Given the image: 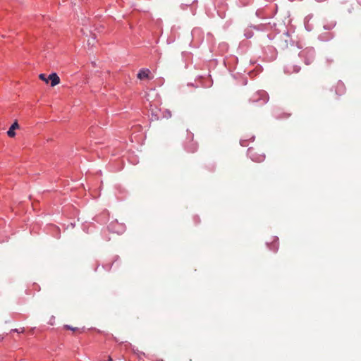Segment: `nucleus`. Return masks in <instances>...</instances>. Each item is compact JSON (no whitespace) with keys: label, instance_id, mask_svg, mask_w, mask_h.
Returning <instances> with one entry per match:
<instances>
[{"label":"nucleus","instance_id":"6e6552de","mask_svg":"<svg viewBox=\"0 0 361 361\" xmlns=\"http://www.w3.org/2000/svg\"><path fill=\"white\" fill-rule=\"evenodd\" d=\"M108 230L111 233L122 234L126 230V226L123 224L114 221L109 224Z\"/></svg>","mask_w":361,"mask_h":361},{"label":"nucleus","instance_id":"c85d7f7f","mask_svg":"<svg viewBox=\"0 0 361 361\" xmlns=\"http://www.w3.org/2000/svg\"><path fill=\"white\" fill-rule=\"evenodd\" d=\"M335 25H336L335 23H334V24H333V23H331V24H326V25H324V28L325 30H331L333 27H334Z\"/></svg>","mask_w":361,"mask_h":361},{"label":"nucleus","instance_id":"4c0bfd02","mask_svg":"<svg viewBox=\"0 0 361 361\" xmlns=\"http://www.w3.org/2000/svg\"><path fill=\"white\" fill-rule=\"evenodd\" d=\"M290 1H293L294 0H289Z\"/></svg>","mask_w":361,"mask_h":361},{"label":"nucleus","instance_id":"f257e3e1","mask_svg":"<svg viewBox=\"0 0 361 361\" xmlns=\"http://www.w3.org/2000/svg\"><path fill=\"white\" fill-rule=\"evenodd\" d=\"M243 35L246 39H250L254 36L259 42L265 44L266 39L273 41L276 35L271 30L270 24L250 25L245 28Z\"/></svg>","mask_w":361,"mask_h":361},{"label":"nucleus","instance_id":"5701e85b","mask_svg":"<svg viewBox=\"0 0 361 361\" xmlns=\"http://www.w3.org/2000/svg\"><path fill=\"white\" fill-rule=\"evenodd\" d=\"M255 136L252 135L249 137V140L241 139L240 140V144L243 147H247L250 142H253L255 140Z\"/></svg>","mask_w":361,"mask_h":361},{"label":"nucleus","instance_id":"1a4fd4ad","mask_svg":"<svg viewBox=\"0 0 361 361\" xmlns=\"http://www.w3.org/2000/svg\"><path fill=\"white\" fill-rule=\"evenodd\" d=\"M120 265V258L118 255H115L112 260L103 264L102 267L105 271H110L114 267L115 269H117L119 267Z\"/></svg>","mask_w":361,"mask_h":361},{"label":"nucleus","instance_id":"c9c22d12","mask_svg":"<svg viewBox=\"0 0 361 361\" xmlns=\"http://www.w3.org/2000/svg\"><path fill=\"white\" fill-rule=\"evenodd\" d=\"M197 31V30L194 29V30H192V35H194Z\"/></svg>","mask_w":361,"mask_h":361},{"label":"nucleus","instance_id":"72a5a7b5","mask_svg":"<svg viewBox=\"0 0 361 361\" xmlns=\"http://www.w3.org/2000/svg\"><path fill=\"white\" fill-rule=\"evenodd\" d=\"M99 267V264H97L95 265V267L94 268V271H97V269H98Z\"/></svg>","mask_w":361,"mask_h":361},{"label":"nucleus","instance_id":"4be33fe9","mask_svg":"<svg viewBox=\"0 0 361 361\" xmlns=\"http://www.w3.org/2000/svg\"><path fill=\"white\" fill-rule=\"evenodd\" d=\"M250 102L251 103H257L260 105V99L259 97V91H257L250 99Z\"/></svg>","mask_w":361,"mask_h":361},{"label":"nucleus","instance_id":"a878e982","mask_svg":"<svg viewBox=\"0 0 361 361\" xmlns=\"http://www.w3.org/2000/svg\"><path fill=\"white\" fill-rule=\"evenodd\" d=\"M205 169L209 172H214L215 170V166L213 164H209L205 166Z\"/></svg>","mask_w":361,"mask_h":361},{"label":"nucleus","instance_id":"7c9ffc66","mask_svg":"<svg viewBox=\"0 0 361 361\" xmlns=\"http://www.w3.org/2000/svg\"><path fill=\"white\" fill-rule=\"evenodd\" d=\"M243 6H247L250 4L252 0H239Z\"/></svg>","mask_w":361,"mask_h":361},{"label":"nucleus","instance_id":"6ab92c4d","mask_svg":"<svg viewBox=\"0 0 361 361\" xmlns=\"http://www.w3.org/2000/svg\"><path fill=\"white\" fill-rule=\"evenodd\" d=\"M259 91V97L260 99V105H263L266 104L269 100V95L267 92L264 90H258Z\"/></svg>","mask_w":361,"mask_h":361},{"label":"nucleus","instance_id":"4468645a","mask_svg":"<svg viewBox=\"0 0 361 361\" xmlns=\"http://www.w3.org/2000/svg\"><path fill=\"white\" fill-rule=\"evenodd\" d=\"M283 71L286 73H297L300 71V66L293 64L292 63H288L283 66Z\"/></svg>","mask_w":361,"mask_h":361},{"label":"nucleus","instance_id":"dca6fc26","mask_svg":"<svg viewBox=\"0 0 361 361\" xmlns=\"http://www.w3.org/2000/svg\"><path fill=\"white\" fill-rule=\"evenodd\" d=\"M48 229L54 238L57 239L61 238V230L59 226L54 224H49L48 225Z\"/></svg>","mask_w":361,"mask_h":361},{"label":"nucleus","instance_id":"393cba45","mask_svg":"<svg viewBox=\"0 0 361 361\" xmlns=\"http://www.w3.org/2000/svg\"><path fill=\"white\" fill-rule=\"evenodd\" d=\"M238 83L240 85H246L247 84V78L245 76H240Z\"/></svg>","mask_w":361,"mask_h":361},{"label":"nucleus","instance_id":"f704fd0d","mask_svg":"<svg viewBox=\"0 0 361 361\" xmlns=\"http://www.w3.org/2000/svg\"><path fill=\"white\" fill-rule=\"evenodd\" d=\"M356 1H357V4H358L360 6H361V0H356Z\"/></svg>","mask_w":361,"mask_h":361},{"label":"nucleus","instance_id":"423d86ee","mask_svg":"<svg viewBox=\"0 0 361 361\" xmlns=\"http://www.w3.org/2000/svg\"><path fill=\"white\" fill-rule=\"evenodd\" d=\"M274 8H272L271 6L266 5L264 7L258 8L255 15L257 18L261 19H266L271 18L274 15Z\"/></svg>","mask_w":361,"mask_h":361},{"label":"nucleus","instance_id":"2eb2a0df","mask_svg":"<svg viewBox=\"0 0 361 361\" xmlns=\"http://www.w3.org/2000/svg\"><path fill=\"white\" fill-rule=\"evenodd\" d=\"M266 245L271 251L276 252L279 247V239L277 236H273L271 241L267 242Z\"/></svg>","mask_w":361,"mask_h":361},{"label":"nucleus","instance_id":"412c9836","mask_svg":"<svg viewBox=\"0 0 361 361\" xmlns=\"http://www.w3.org/2000/svg\"><path fill=\"white\" fill-rule=\"evenodd\" d=\"M63 329L66 330H71L73 332H78L79 334H81V333L84 332V331H85L84 327L82 329H79L77 327H72L71 326L68 325V324L64 325Z\"/></svg>","mask_w":361,"mask_h":361},{"label":"nucleus","instance_id":"39448f33","mask_svg":"<svg viewBox=\"0 0 361 361\" xmlns=\"http://www.w3.org/2000/svg\"><path fill=\"white\" fill-rule=\"evenodd\" d=\"M274 33L276 35V37L274 39L275 40V44L281 49H286L288 44L291 42V37L288 32L276 33L274 32Z\"/></svg>","mask_w":361,"mask_h":361},{"label":"nucleus","instance_id":"7ed1b4c3","mask_svg":"<svg viewBox=\"0 0 361 361\" xmlns=\"http://www.w3.org/2000/svg\"><path fill=\"white\" fill-rule=\"evenodd\" d=\"M298 56L305 64L308 66L315 61L316 51L312 47H306L299 52Z\"/></svg>","mask_w":361,"mask_h":361},{"label":"nucleus","instance_id":"aec40b11","mask_svg":"<svg viewBox=\"0 0 361 361\" xmlns=\"http://www.w3.org/2000/svg\"><path fill=\"white\" fill-rule=\"evenodd\" d=\"M19 128V125L17 121H15L9 128L7 131V135L10 137H13L16 135L15 130Z\"/></svg>","mask_w":361,"mask_h":361},{"label":"nucleus","instance_id":"20e7f679","mask_svg":"<svg viewBox=\"0 0 361 361\" xmlns=\"http://www.w3.org/2000/svg\"><path fill=\"white\" fill-rule=\"evenodd\" d=\"M185 150L189 153H195L198 149V144L194 141V134L187 131L186 138L183 143Z\"/></svg>","mask_w":361,"mask_h":361},{"label":"nucleus","instance_id":"9b49d317","mask_svg":"<svg viewBox=\"0 0 361 361\" xmlns=\"http://www.w3.org/2000/svg\"><path fill=\"white\" fill-rule=\"evenodd\" d=\"M196 82L204 88L211 87L213 85V80L210 75L206 76H200L196 80Z\"/></svg>","mask_w":361,"mask_h":361},{"label":"nucleus","instance_id":"ddd939ff","mask_svg":"<svg viewBox=\"0 0 361 361\" xmlns=\"http://www.w3.org/2000/svg\"><path fill=\"white\" fill-rule=\"evenodd\" d=\"M137 78L140 80H152L153 75L151 73V71L148 68H141L137 75Z\"/></svg>","mask_w":361,"mask_h":361},{"label":"nucleus","instance_id":"f3484780","mask_svg":"<svg viewBox=\"0 0 361 361\" xmlns=\"http://www.w3.org/2000/svg\"><path fill=\"white\" fill-rule=\"evenodd\" d=\"M49 80H50V84L51 87H54L60 82V78L56 73H52L49 75L48 81Z\"/></svg>","mask_w":361,"mask_h":361},{"label":"nucleus","instance_id":"bb28decb","mask_svg":"<svg viewBox=\"0 0 361 361\" xmlns=\"http://www.w3.org/2000/svg\"><path fill=\"white\" fill-rule=\"evenodd\" d=\"M192 220H193V222L195 225H197L200 223L201 220H200V218L198 215H194L192 216Z\"/></svg>","mask_w":361,"mask_h":361},{"label":"nucleus","instance_id":"0eeeda50","mask_svg":"<svg viewBox=\"0 0 361 361\" xmlns=\"http://www.w3.org/2000/svg\"><path fill=\"white\" fill-rule=\"evenodd\" d=\"M247 155L255 162H262L265 159V154L260 153L254 147H249L247 149Z\"/></svg>","mask_w":361,"mask_h":361},{"label":"nucleus","instance_id":"b1692460","mask_svg":"<svg viewBox=\"0 0 361 361\" xmlns=\"http://www.w3.org/2000/svg\"><path fill=\"white\" fill-rule=\"evenodd\" d=\"M291 116V113L283 112L276 116L277 118H288Z\"/></svg>","mask_w":361,"mask_h":361},{"label":"nucleus","instance_id":"2f4dec72","mask_svg":"<svg viewBox=\"0 0 361 361\" xmlns=\"http://www.w3.org/2000/svg\"><path fill=\"white\" fill-rule=\"evenodd\" d=\"M191 12L192 15H195L196 13V8H194V6H190Z\"/></svg>","mask_w":361,"mask_h":361},{"label":"nucleus","instance_id":"f03ea898","mask_svg":"<svg viewBox=\"0 0 361 361\" xmlns=\"http://www.w3.org/2000/svg\"><path fill=\"white\" fill-rule=\"evenodd\" d=\"M268 40L266 39L265 44L259 42L262 47V55L260 57L264 61L271 62L277 58L278 51L274 45L267 44Z\"/></svg>","mask_w":361,"mask_h":361},{"label":"nucleus","instance_id":"f8f14e48","mask_svg":"<svg viewBox=\"0 0 361 361\" xmlns=\"http://www.w3.org/2000/svg\"><path fill=\"white\" fill-rule=\"evenodd\" d=\"M331 91H334L335 94L338 96L343 95L346 91L345 84L342 81L338 80L336 84L331 88Z\"/></svg>","mask_w":361,"mask_h":361},{"label":"nucleus","instance_id":"cd10ccee","mask_svg":"<svg viewBox=\"0 0 361 361\" xmlns=\"http://www.w3.org/2000/svg\"><path fill=\"white\" fill-rule=\"evenodd\" d=\"M11 332H16L18 334H23L25 332V328H20V329H13L11 330Z\"/></svg>","mask_w":361,"mask_h":361},{"label":"nucleus","instance_id":"c756f323","mask_svg":"<svg viewBox=\"0 0 361 361\" xmlns=\"http://www.w3.org/2000/svg\"><path fill=\"white\" fill-rule=\"evenodd\" d=\"M39 78L40 80L45 81L47 83H48V78H47L45 74H44V73L39 74Z\"/></svg>","mask_w":361,"mask_h":361},{"label":"nucleus","instance_id":"a211bd4d","mask_svg":"<svg viewBox=\"0 0 361 361\" xmlns=\"http://www.w3.org/2000/svg\"><path fill=\"white\" fill-rule=\"evenodd\" d=\"M262 70H263V68H262V66L257 65L254 69L250 70L248 71V75H250V78H253L255 76H257L258 74H259L262 71Z\"/></svg>","mask_w":361,"mask_h":361},{"label":"nucleus","instance_id":"9d476101","mask_svg":"<svg viewBox=\"0 0 361 361\" xmlns=\"http://www.w3.org/2000/svg\"><path fill=\"white\" fill-rule=\"evenodd\" d=\"M152 111V119L159 120L163 118H169L171 116V112L167 110H161V109L154 110L151 109Z\"/></svg>","mask_w":361,"mask_h":361},{"label":"nucleus","instance_id":"e433bc0d","mask_svg":"<svg viewBox=\"0 0 361 361\" xmlns=\"http://www.w3.org/2000/svg\"><path fill=\"white\" fill-rule=\"evenodd\" d=\"M3 339V338H0V341H1Z\"/></svg>","mask_w":361,"mask_h":361},{"label":"nucleus","instance_id":"473e14b6","mask_svg":"<svg viewBox=\"0 0 361 361\" xmlns=\"http://www.w3.org/2000/svg\"><path fill=\"white\" fill-rule=\"evenodd\" d=\"M305 27H306L307 30H308V31H310L312 30V28L310 27V25H309V24L307 23H305Z\"/></svg>","mask_w":361,"mask_h":361}]
</instances>
